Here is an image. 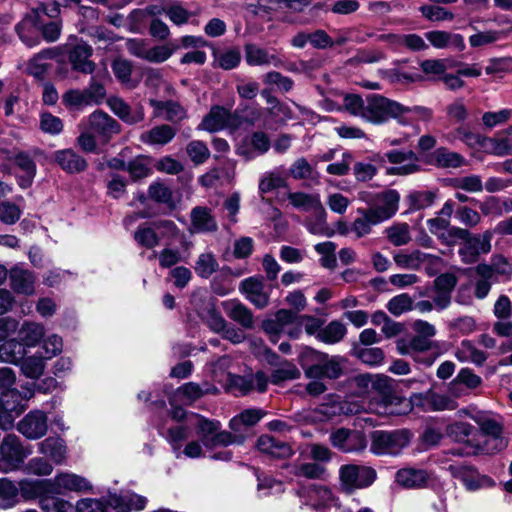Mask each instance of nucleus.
I'll use <instances>...</instances> for the list:
<instances>
[{
  "instance_id": "f257e3e1",
  "label": "nucleus",
  "mask_w": 512,
  "mask_h": 512,
  "mask_svg": "<svg viewBox=\"0 0 512 512\" xmlns=\"http://www.w3.org/2000/svg\"><path fill=\"white\" fill-rule=\"evenodd\" d=\"M470 418L480 427L475 452L494 453L506 446L505 440L501 437L502 426L492 414L478 411L470 415Z\"/></svg>"
},
{
  "instance_id": "f03ea898",
  "label": "nucleus",
  "mask_w": 512,
  "mask_h": 512,
  "mask_svg": "<svg viewBox=\"0 0 512 512\" xmlns=\"http://www.w3.org/2000/svg\"><path fill=\"white\" fill-rule=\"evenodd\" d=\"M195 418L197 433L207 450H213L220 446L226 447L231 444H242L244 442L243 436L222 431L221 423L218 420L208 419L202 415H196Z\"/></svg>"
},
{
  "instance_id": "7ed1b4c3",
  "label": "nucleus",
  "mask_w": 512,
  "mask_h": 512,
  "mask_svg": "<svg viewBox=\"0 0 512 512\" xmlns=\"http://www.w3.org/2000/svg\"><path fill=\"white\" fill-rule=\"evenodd\" d=\"M32 454L31 446H25L15 434H7L0 443V472L21 470L25 460Z\"/></svg>"
},
{
  "instance_id": "20e7f679",
  "label": "nucleus",
  "mask_w": 512,
  "mask_h": 512,
  "mask_svg": "<svg viewBox=\"0 0 512 512\" xmlns=\"http://www.w3.org/2000/svg\"><path fill=\"white\" fill-rule=\"evenodd\" d=\"M373 388L379 390L382 395L380 402H369V410L379 415H402L409 412L412 408L410 401L406 398L392 396L387 393L389 390V379L385 376H379L373 381Z\"/></svg>"
},
{
  "instance_id": "39448f33",
  "label": "nucleus",
  "mask_w": 512,
  "mask_h": 512,
  "mask_svg": "<svg viewBox=\"0 0 512 512\" xmlns=\"http://www.w3.org/2000/svg\"><path fill=\"white\" fill-rule=\"evenodd\" d=\"M400 103L379 94L369 95L365 100L362 119L374 125L385 124L389 119L398 123Z\"/></svg>"
},
{
  "instance_id": "423d86ee",
  "label": "nucleus",
  "mask_w": 512,
  "mask_h": 512,
  "mask_svg": "<svg viewBox=\"0 0 512 512\" xmlns=\"http://www.w3.org/2000/svg\"><path fill=\"white\" fill-rule=\"evenodd\" d=\"M371 160L383 167L386 162L393 164V167L387 168L389 175H409L417 172L419 166L417 164V156L413 151L390 150L385 153H374Z\"/></svg>"
},
{
  "instance_id": "0eeeda50",
  "label": "nucleus",
  "mask_w": 512,
  "mask_h": 512,
  "mask_svg": "<svg viewBox=\"0 0 512 512\" xmlns=\"http://www.w3.org/2000/svg\"><path fill=\"white\" fill-rule=\"evenodd\" d=\"M251 345L253 346V353L257 357L262 358L272 366L279 365V367L275 369L271 374L272 383L277 384L282 381L299 378L300 371L297 369V367L287 361L281 362L279 356L267 348L261 339H255L251 341Z\"/></svg>"
},
{
  "instance_id": "6e6552de",
  "label": "nucleus",
  "mask_w": 512,
  "mask_h": 512,
  "mask_svg": "<svg viewBox=\"0 0 512 512\" xmlns=\"http://www.w3.org/2000/svg\"><path fill=\"white\" fill-rule=\"evenodd\" d=\"M409 441L410 435L405 430L374 431L371 435V451L377 455H397Z\"/></svg>"
},
{
  "instance_id": "1a4fd4ad",
  "label": "nucleus",
  "mask_w": 512,
  "mask_h": 512,
  "mask_svg": "<svg viewBox=\"0 0 512 512\" xmlns=\"http://www.w3.org/2000/svg\"><path fill=\"white\" fill-rule=\"evenodd\" d=\"M339 474L341 484L348 492L368 487L376 479V472L373 468L355 464L342 466Z\"/></svg>"
},
{
  "instance_id": "9d476101",
  "label": "nucleus",
  "mask_w": 512,
  "mask_h": 512,
  "mask_svg": "<svg viewBox=\"0 0 512 512\" xmlns=\"http://www.w3.org/2000/svg\"><path fill=\"white\" fill-rule=\"evenodd\" d=\"M240 120L236 113L221 106H214L199 124V130L217 132L223 129L235 130L239 127Z\"/></svg>"
},
{
  "instance_id": "9b49d317",
  "label": "nucleus",
  "mask_w": 512,
  "mask_h": 512,
  "mask_svg": "<svg viewBox=\"0 0 512 512\" xmlns=\"http://www.w3.org/2000/svg\"><path fill=\"white\" fill-rule=\"evenodd\" d=\"M329 439L333 447L343 453L359 452L367 446L365 435L358 430L339 428L331 432Z\"/></svg>"
},
{
  "instance_id": "f8f14e48",
  "label": "nucleus",
  "mask_w": 512,
  "mask_h": 512,
  "mask_svg": "<svg viewBox=\"0 0 512 512\" xmlns=\"http://www.w3.org/2000/svg\"><path fill=\"white\" fill-rule=\"evenodd\" d=\"M51 491L55 494L67 492L85 493L92 490V484L88 479L71 472H60L50 479Z\"/></svg>"
},
{
  "instance_id": "ddd939ff",
  "label": "nucleus",
  "mask_w": 512,
  "mask_h": 512,
  "mask_svg": "<svg viewBox=\"0 0 512 512\" xmlns=\"http://www.w3.org/2000/svg\"><path fill=\"white\" fill-rule=\"evenodd\" d=\"M89 130L101 143H107L120 132L119 123L107 113L96 110L88 117Z\"/></svg>"
},
{
  "instance_id": "4468645a",
  "label": "nucleus",
  "mask_w": 512,
  "mask_h": 512,
  "mask_svg": "<svg viewBox=\"0 0 512 512\" xmlns=\"http://www.w3.org/2000/svg\"><path fill=\"white\" fill-rule=\"evenodd\" d=\"M270 139L264 132L257 131L243 138L235 148L236 154L246 161L265 154L270 149Z\"/></svg>"
},
{
  "instance_id": "2eb2a0df",
  "label": "nucleus",
  "mask_w": 512,
  "mask_h": 512,
  "mask_svg": "<svg viewBox=\"0 0 512 512\" xmlns=\"http://www.w3.org/2000/svg\"><path fill=\"white\" fill-rule=\"evenodd\" d=\"M239 290L257 308H265L269 304L272 288L263 282L262 277H249L244 279Z\"/></svg>"
},
{
  "instance_id": "dca6fc26",
  "label": "nucleus",
  "mask_w": 512,
  "mask_h": 512,
  "mask_svg": "<svg viewBox=\"0 0 512 512\" xmlns=\"http://www.w3.org/2000/svg\"><path fill=\"white\" fill-rule=\"evenodd\" d=\"M217 391V387L208 383H204L201 386L194 382H188L176 389L173 395L169 398V402L171 406H174L175 404L190 405L200 399L203 395L215 394Z\"/></svg>"
},
{
  "instance_id": "f3484780",
  "label": "nucleus",
  "mask_w": 512,
  "mask_h": 512,
  "mask_svg": "<svg viewBox=\"0 0 512 512\" xmlns=\"http://www.w3.org/2000/svg\"><path fill=\"white\" fill-rule=\"evenodd\" d=\"M400 195L396 190L388 189L377 193L373 207L367 208L381 223L393 217L399 208Z\"/></svg>"
},
{
  "instance_id": "a211bd4d",
  "label": "nucleus",
  "mask_w": 512,
  "mask_h": 512,
  "mask_svg": "<svg viewBox=\"0 0 512 512\" xmlns=\"http://www.w3.org/2000/svg\"><path fill=\"white\" fill-rule=\"evenodd\" d=\"M17 430L30 440L43 437L48 430L46 414L39 410L29 412L18 422Z\"/></svg>"
},
{
  "instance_id": "6ab92c4d",
  "label": "nucleus",
  "mask_w": 512,
  "mask_h": 512,
  "mask_svg": "<svg viewBox=\"0 0 512 512\" xmlns=\"http://www.w3.org/2000/svg\"><path fill=\"white\" fill-rule=\"evenodd\" d=\"M492 232L485 231L482 235H476L466 238L459 253L465 263L476 262L481 254H486L491 250Z\"/></svg>"
},
{
  "instance_id": "aec40b11",
  "label": "nucleus",
  "mask_w": 512,
  "mask_h": 512,
  "mask_svg": "<svg viewBox=\"0 0 512 512\" xmlns=\"http://www.w3.org/2000/svg\"><path fill=\"white\" fill-rule=\"evenodd\" d=\"M40 24V11L32 9L26 13L22 20L16 25V33L26 46L34 47L39 44L40 39L38 31Z\"/></svg>"
},
{
  "instance_id": "412c9836",
  "label": "nucleus",
  "mask_w": 512,
  "mask_h": 512,
  "mask_svg": "<svg viewBox=\"0 0 512 512\" xmlns=\"http://www.w3.org/2000/svg\"><path fill=\"white\" fill-rule=\"evenodd\" d=\"M37 451L52 464L63 465L68 456L65 440L59 436H50L37 444Z\"/></svg>"
},
{
  "instance_id": "4be33fe9",
  "label": "nucleus",
  "mask_w": 512,
  "mask_h": 512,
  "mask_svg": "<svg viewBox=\"0 0 512 512\" xmlns=\"http://www.w3.org/2000/svg\"><path fill=\"white\" fill-rule=\"evenodd\" d=\"M297 494L302 499L304 505L314 509L330 506L334 502L332 491L325 486L313 484L302 487L298 490Z\"/></svg>"
},
{
  "instance_id": "5701e85b",
  "label": "nucleus",
  "mask_w": 512,
  "mask_h": 512,
  "mask_svg": "<svg viewBox=\"0 0 512 512\" xmlns=\"http://www.w3.org/2000/svg\"><path fill=\"white\" fill-rule=\"evenodd\" d=\"M93 49L87 43L77 42L68 52V59L72 69L85 74H92L95 70V64L89 58Z\"/></svg>"
},
{
  "instance_id": "b1692460",
  "label": "nucleus",
  "mask_w": 512,
  "mask_h": 512,
  "mask_svg": "<svg viewBox=\"0 0 512 512\" xmlns=\"http://www.w3.org/2000/svg\"><path fill=\"white\" fill-rule=\"evenodd\" d=\"M199 317L214 333L219 334L227 324V321L217 310L216 302L212 298H206L196 307Z\"/></svg>"
},
{
  "instance_id": "393cba45",
  "label": "nucleus",
  "mask_w": 512,
  "mask_h": 512,
  "mask_svg": "<svg viewBox=\"0 0 512 512\" xmlns=\"http://www.w3.org/2000/svg\"><path fill=\"white\" fill-rule=\"evenodd\" d=\"M295 319L296 313L287 309H280L273 318L263 321L262 328L269 335L270 340L276 343L278 336L285 332L287 326L293 325Z\"/></svg>"
},
{
  "instance_id": "a878e982",
  "label": "nucleus",
  "mask_w": 512,
  "mask_h": 512,
  "mask_svg": "<svg viewBox=\"0 0 512 512\" xmlns=\"http://www.w3.org/2000/svg\"><path fill=\"white\" fill-rule=\"evenodd\" d=\"M107 104L115 115L128 124L139 123L145 117L144 108L140 104L131 107L119 97H110Z\"/></svg>"
},
{
  "instance_id": "bb28decb",
  "label": "nucleus",
  "mask_w": 512,
  "mask_h": 512,
  "mask_svg": "<svg viewBox=\"0 0 512 512\" xmlns=\"http://www.w3.org/2000/svg\"><path fill=\"white\" fill-rule=\"evenodd\" d=\"M77 512H125L119 504L116 494H111L107 498L92 499L84 498L76 503Z\"/></svg>"
},
{
  "instance_id": "cd10ccee",
  "label": "nucleus",
  "mask_w": 512,
  "mask_h": 512,
  "mask_svg": "<svg viewBox=\"0 0 512 512\" xmlns=\"http://www.w3.org/2000/svg\"><path fill=\"white\" fill-rule=\"evenodd\" d=\"M396 265L402 269L418 270L424 263L437 265L441 259L438 256L414 250L411 253L398 252L393 257Z\"/></svg>"
},
{
  "instance_id": "c85d7f7f",
  "label": "nucleus",
  "mask_w": 512,
  "mask_h": 512,
  "mask_svg": "<svg viewBox=\"0 0 512 512\" xmlns=\"http://www.w3.org/2000/svg\"><path fill=\"white\" fill-rule=\"evenodd\" d=\"M191 233L215 232L218 228L217 221L207 207L196 206L190 212Z\"/></svg>"
},
{
  "instance_id": "c756f323",
  "label": "nucleus",
  "mask_w": 512,
  "mask_h": 512,
  "mask_svg": "<svg viewBox=\"0 0 512 512\" xmlns=\"http://www.w3.org/2000/svg\"><path fill=\"white\" fill-rule=\"evenodd\" d=\"M454 475L460 479L463 485L469 491H476L481 488L491 487L494 482L486 475L478 473L471 467L459 466L452 467Z\"/></svg>"
},
{
  "instance_id": "7c9ffc66",
  "label": "nucleus",
  "mask_w": 512,
  "mask_h": 512,
  "mask_svg": "<svg viewBox=\"0 0 512 512\" xmlns=\"http://www.w3.org/2000/svg\"><path fill=\"white\" fill-rule=\"evenodd\" d=\"M222 308L226 315L233 321L239 323L243 328L253 327V314L248 307L237 299H230L222 302Z\"/></svg>"
},
{
  "instance_id": "2f4dec72",
  "label": "nucleus",
  "mask_w": 512,
  "mask_h": 512,
  "mask_svg": "<svg viewBox=\"0 0 512 512\" xmlns=\"http://www.w3.org/2000/svg\"><path fill=\"white\" fill-rule=\"evenodd\" d=\"M446 434L456 442L466 443L471 447L468 454H478L475 452V444L477 443V431L475 428L465 422H455L446 427Z\"/></svg>"
},
{
  "instance_id": "473e14b6",
  "label": "nucleus",
  "mask_w": 512,
  "mask_h": 512,
  "mask_svg": "<svg viewBox=\"0 0 512 512\" xmlns=\"http://www.w3.org/2000/svg\"><path fill=\"white\" fill-rule=\"evenodd\" d=\"M24 499L32 500L43 497L51 491L50 479H22L18 483V494Z\"/></svg>"
},
{
  "instance_id": "72a5a7b5",
  "label": "nucleus",
  "mask_w": 512,
  "mask_h": 512,
  "mask_svg": "<svg viewBox=\"0 0 512 512\" xmlns=\"http://www.w3.org/2000/svg\"><path fill=\"white\" fill-rule=\"evenodd\" d=\"M15 373L11 368L0 369V390L1 395L5 398H11L20 402L26 401L33 395L31 389H25L23 393L18 392L16 389H12L15 384Z\"/></svg>"
},
{
  "instance_id": "f704fd0d",
  "label": "nucleus",
  "mask_w": 512,
  "mask_h": 512,
  "mask_svg": "<svg viewBox=\"0 0 512 512\" xmlns=\"http://www.w3.org/2000/svg\"><path fill=\"white\" fill-rule=\"evenodd\" d=\"M175 135V128L167 124H162L143 132L140 135V141L151 146H164L171 142Z\"/></svg>"
},
{
  "instance_id": "c9c22d12",
  "label": "nucleus",
  "mask_w": 512,
  "mask_h": 512,
  "mask_svg": "<svg viewBox=\"0 0 512 512\" xmlns=\"http://www.w3.org/2000/svg\"><path fill=\"white\" fill-rule=\"evenodd\" d=\"M149 103L153 107L156 117H164L170 122H179L186 118L185 109L177 102L151 99Z\"/></svg>"
},
{
  "instance_id": "e433bc0d",
  "label": "nucleus",
  "mask_w": 512,
  "mask_h": 512,
  "mask_svg": "<svg viewBox=\"0 0 512 512\" xmlns=\"http://www.w3.org/2000/svg\"><path fill=\"white\" fill-rule=\"evenodd\" d=\"M245 59L250 66H275L279 67L281 64L280 59L270 54L267 50L254 45L248 44L245 46Z\"/></svg>"
},
{
  "instance_id": "4c0bfd02",
  "label": "nucleus",
  "mask_w": 512,
  "mask_h": 512,
  "mask_svg": "<svg viewBox=\"0 0 512 512\" xmlns=\"http://www.w3.org/2000/svg\"><path fill=\"white\" fill-rule=\"evenodd\" d=\"M260 452L274 458H286L292 455L291 447L269 435H262L257 441Z\"/></svg>"
},
{
  "instance_id": "58836bf2",
  "label": "nucleus",
  "mask_w": 512,
  "mask_h": 512,
  "mask_svg": "<svg viewBox=\"0 0 512 512\" xmlns=\"http://www.w3.org/2000/svg\"><path fill=\"white\" fill-rule=\"evenodd\" d=\"M264 416L259 409H247L233 417L229 422V428L234 432L233 435H241L245 438L246 428L254 426Z\"/></svg>"
},
{
  "instance_id": "ea45409f",
  "label": "nucleus",
  "mask_w": 512,
  "mask_h": 512,
  "mask_svg": "<svg viewBox=\"0 0 512 512\" xmlns=\"http://www.w3.org/2000/svg\"><path fill=\"white\" fill-rule=\"evenodd\" d=\"M54 158L60 167L69 173H79L87 167L85 159L71 149L55 152Z\"/></svg>"
},
{
  "instance_id": "a19ab883",
  "label": "nucleus",
  "mask_w": 512,
  "mask_h": 512,
  "mask_svg": "<svg viewBox=\"0 0 512 512\" xmlns=\"http://www.w3.org/2000/svg\"><path fill=\"white\" fill-rule=\"evenodd\" d=\"M479 277L493 278L497 280L498 275L509 276L512 274V265L502 256H496L491 265L479 264L476 267Z\"/></svg>"
},
{
  "instance_id": "79ce46f5",
  "label": "nucleus",
  "mask_w": 512,
  "mask_h": 512,
  "mask_svg": "<svg viewBox=\"0 0 512 512\" xmlns=\"http://www.w3.org/2000/svg\"><path fill=\"white\" fill-rule=\"evenodd\" d=\"M398 124L401 126H410L414 121H429L432 117V111L423 106H405L400 103L398 113Z\"/></svg>"
},
{
  "instance_id": "37998d69",
  "label": "nucleus",
  "mask_w": 512,
  "mask_h": 512,
  "mask_svg": "<svg viewBox=\"0 0 512 512\" xmlns=\"http://www.w3.org/2000/svg\"><path fill=\"white\" fill-rule=\"evenodd\" d=\"M45 335V328L36 322H24L19 329L18 336L24 347H35Z\"/></svg>"
},
{
  "instance_id": "c03bdc74",
  "label": "nucleus",
  "mask_w": 512,
  "mask_h": 512,
  "mask_svg": "<svg viewBox=\"0 0 512 512\" xmlns=\"http://www.w3.org/2000/svg\"><path fill=\"white\" fill-rule=\"evenodd\" d=\"M11 286L17 293L24 295H32L35 291V277L32 272L14 268L10 274Z\"/></svg>"
},
{
  "instance_id": "a18cd8bd",
  "label": "nucleus",
  "mask_w": 512,
  "mask_h": 512,
  "mask_svg": "<svg viewBox=\"0 0 512 512\" xmlns=\"http://www.w3.org/2000/svg\"><path fill=\"white\" fill-rule=\"evenodd\" d=\"M455 358L462 362H472L475 365L481 366L486 361V354L476 348L471 341L463 340L454 352Z\"/></svg>"
},
{
  "instance_id": "49530a36",
  "label": "nucleus",
  "mask_w": 512,
  "mask_h": 512,
  "mask_svg": "<svg viewBox=\"0 0 512 512\" xmlns=\"http://www.w3.org/2000/svg\"><path fill=\"white\" fill-rule=\"evenodd\" d=\"M287 198L291 205L299 210L306 212H315L323 207L318 194H308L304 192H290Z\"/></svg>"
},
{
  "instance_id": "de8ad7c7",
  "label": "nucleus",
  "mask_w": 512,
  "mask_h": 512,
  "mask_svg": "<svg viewBox=\"0 0 512 512\" xmlns=\"http://www.w3.org/2000/svg\"><path fill=\"white\" fill-rule=\"evenodd\" d=\"M426 471L415 468H404L397 472L396 481L406 488H420L427 482Z\"/></svg>"
},
{
  "instance_id": "09e8293b",
  "label": "nucleus",
  "mask_w": 512,
  "mask_h": 512,
  "mask_svg": "<svg viewBox=\"0 0 512 512\" xmlns=\"http://www.w3.org/2000/svg\"><path fill=\"white\" fill-rule=\"evenodd\" d=\"M481 149L494 156H509L512 155V140L507 135L504 137L484 136Z\"/></svg>"
},
{
  "instance_id": "8fccbe9b",
  "label": "nucleus",
  "mask_w": 512,
  "mask_h": 512,
  "mask_svg": "<svg viewBox=\"0 0 512 512\" xmlns=\"http://www.w3.org/2000/svg\"><path fill=\"white\" fill-rule=\"evenodd\" d=\"M133 237L139 246L147 249H152L160 243V237L156 231L155 222L139 225Z\"/></svg>"
},
{
  "instance_id": "3c124183",
  "label": "nucleus",
  "mask_w": 512,
  "mask_h": 512,
  "mask_svg": "<svg viewBox=\"0 0 512 512\" xmlns=\"http://www.w3.org/2000/svg\"><path fill=\"white\" fill-rule=\"evenodd\" d=\"M347 333V328L344 323L339 320H333L326 326H323L320 334H318V341L333 345L341 342Z\"/></svg>"
},
{
  "instance_id": "603ef678",
  "label": "nucleus",
  "mask_w": 512,
  "mask_h": 512,
  "mask_svg": "<svg viewBox=\"0 0 512 512\" xmlns=\"http://www.w3.org/2000/svg\"><path fill=\"white\" fill-rule=\"evenodd\" d=\"M446 139L453 143L456 140L462 141L470 148L481 149L484 136L472 132L468 127L460 126L446 135Z\"/></svg>"
},
{
  "instance_id": "864d4df0",
  "label": "nucleus",
  "mask_w": 512,
  "mask_h": 512,
  "mask_svg": "<svg viewBox=\"0 0 512 512\" xmlns=\"http://www.w3.org/2000/svg\"><path fill=\"white\" fill-rule=\"evenodd\" d=\"M160 433L172 446L176 458L181 457L182 441L186 440L189 436V428L183 425H175L167 428L165 431L159 427Z\"/></svg>"
},
{
  "instance_id": "5fc2aeb1",
  "label": "nucleus",
  "mask_w": 512,
  "mask_h": 512,
  "mask_svg": "<svg viewBox=\"0 0 512 512\" xmlns=\"http://www.w3.org/2000/svg\"><path fill=\"white\" fill-rule=\"evenodd\" d=\"M357 212L360 216L353 221L350 230L358 238L368 235L373 226L381 223L368 209H358Z\"/></svg>"
},
{
  "instance_id": "6e6d98bb",
  "label": "nucleus",
  "mask_w": 512,
  "mask_h": 512,
  "mask_svg": "<svg viewBox=\"0 0 512 512\" xmlns=\"http://www.w3.org/2000/svg\"><path fill=\"white\" fill-rule=\"evenodd\" d=\"M148 196L153 201L164 204L170 209L177 206L172 190L162 182H153L148 188Z\"/></svg>"
},
{
  "instance_id": "4d7b16f0",
  "label": "nucleus",
  "mask_w": 512,
  "mask_h": 512,
  "mask_svg": "<svg viewBox=\"0 0 512 512\" xmlns=\"http://www.w3.org/2000/svg\"><path fill=\"white\" fill-rule=\"evenodd\" d=\"M26 354L25 347L15 339L5 341L0 345V360L2 362L17 364Z\"/></svg>"
},
{
  "instance_id": "13d9d810",
  "label": "nucleus",
  "mask_w": 512,
  "mask_h": 512,
  "mask_svg": "<svg viewBox=\"0 0 512 512\" xmlns=\"http://www.w3.org/2000/svg\"><path fill=\"white\" fill-rule=\"evenodd\" d=\"M214 65L224 70L236 68L241 61L239 48H229L223 51H213Z\"/></svg>"
},
{
  "instance_id": "bf43d9fd",
  "label": "nucleus",
  "mask_w": 512,
  "mask_h": 512,
  "mask_svg": "<svg viewBox=\"0 0 512 512\" xmlns=\"http://www.w3.org/2000/svg\"><path fill=\"white\" fill-rule=\"evenodd\" d=\"M24 409L22 402L5 398L1 395L0 400V428L8 429L12 426L13 417L12 412L20 413Z\"/></svg>"
},
{
  "instance_id": "052dcab7",
  "label": "nucleus",
  "mask_w": 512,
  "mask_h": 512,
  "mask_svg": "<svg viewBox=\"0 0 512 512\" xmlns=\"http://www.w3.org/2000/svg\"><path fill=\"white\" fill-rule=\"evenodd\" d=\"M308 353L315 356L316 360L323 363L325 377L329 379H336L342 374V358L333 356L330 357L327 354L317 352L309 349Z\"/></svg>"
},
{
  "instance_id": "680f3d73",
  "label": "nucleus",
  "mask_w": 512,
  "mask_h": 512,
  "mask_svg": "<svg viewBox=\"0 0 512 512\" xmlns=\"http://www.w3.org/2000/svg\"><path fill=\"white\" fill-rule=\"evenodd\" d=\"M179 49L177 41L166 42L161 45L149 47L146 61L151 63H163Z\"/></svg>"
},
{
  "instance_id": "e2e57ef3",
  "label": "nucleus",
  "mask_w": 512,
  "mask_h": 512,
  "mask_svg": "<svg viewBox=\"0 0 512 512\" xmlns=\"http://www.w3.org/2000/svg\"><path fill=\"white\" fill-rule=\"evenodd\" d=\"M433 159L442 168H458L465 163V158L462 155L445 148L437 149L433 154Z\"/></svg>"
},
{
  "instance_id": "0e129e2a",
  "label": "nucleus",
  "mask_w": 512,
  "mask_h": 512,
  "mask_svg": "<svg viewBox=\"0 0 512 512\" xmlns=\"http://www.w3.org/2000/svg\"><path fill=\"white\" fill-rule=\"evenodd\" d=\"M22 470L28 475L43 477L51 475L54 467L45 457L37 456L24 463Z\"/></svg>"
},
{
  "instance_id": "69168bd1",
  "label": "nucleus",
  "mask_w": 512,
  "mask_h": 512,
  "mask_svg": "<svg viewBox=\"0 0 512 512\" xmlns=\"http://www.w3.org/2000/svg\"><path fill=\"white\" fill-rule=\"evenodd\" d=\"M305 225L308 231L315 235L331 236L333 234V230L327 225L324 207L315 211L314 218L307 219Z\"/></svg>"
},
{
  "instance_id": "338daca9",
  "label": "nucleus",
  "mask_w": 512,
  "mask_h": 512,
  "mask_svg": "<svg viewBox=\"0 0 512 512\" xmlns=\"http://www.w3.org/2000/svg\"><path fill=\"white\" fill-rule=\"evenodd\" d=\"M46 360L35 352L34 355L23 358L21 363V370L23 374L31 379L39 378L45 369Z\"/></svg>"
},
{
  "instance_id": "774afa93",
  "label": "nucleus",
  "mask_w": 512,
  "mask_h": 512,
  "mask_svg": "<svg viewBox=\"0 0 512 512\" xmlns=\"http://www.w3.org/2000/svg\"><path fill=\"white\" fill-rule=\"evenodd\" d=\"M427 404L435 411L454 410L458 404L456 400L446 394L428 391L425 395Z\"/></svg>"
}]
</instances>
